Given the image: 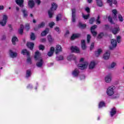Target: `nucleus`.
Here are the masks:
<instances>
[{
	"label": "nucleus",
	"mask_w": 124,
	"mask_h": 124,
	"mask_svg": "<svg viewBox=\"0 0 124 124\" xmlns=\"http://www.w3.org/2000/svg\"><path fill=\"white\" fill-rule=\"evenodd\" d=\"M41 54L38 51H36L35 54L34 59L36 61H38L36 63V65L38 67H41L43 65V60H42V58L40 57Z\"/></svg>",
	"instance_id": "1"
},
{
	"label": "nucleus",
	"mask_w": 124,
	"mask_h": 124,
	"mask_svg": "<svg viewBox=\"0 0 124 124\" xmlns=\"http://www.w3.org/2000/svg\"><path fill=\"white\" fill-rule=\"evenodd\" d=\"M79 62H82V63H80L78 65V67L79 69L84 70L88 67V62H84L83 58H81Z\"/></svg>",
	"instance_id": "2"
},
{
	"label": "nucleus",
	"mask_w": 124,
	"mask_h": 124,
	"mask_svg": "<svg viewBox=\"0 0 124 124\" xmlns=\"http://www.w3.org/2000/svg\"><path fill=\"white\" fill-rule=\"evenodd\" d=\"M58 8V5L57 4L55 3H53L52 4V7L50 10L48 11V16L49 18H52L53 15H54V12L57 10V8Z\"/></svg>",
	"instance_id": "3"
},
{
	"label": "nucleus",
	"mask_w": 124,
	"mask_h": 124,
	"mask_svg": "<svg viewBox=\"0 0 124 124\" xmlns=\"http://www.w3.org/2000/svg\"><path fill=\"white\" fill-rule=\"evenodd\" d=\"M120 27L118 25H116L114 28L109 29V31L112 32L113 34H117L120 32Z\"/></svg>",
	"instance_id": "4"
},
{
	"label": "nucleus",
	"mask_w": 124,
	"mask_h": 124,
	"mask_svg": "<svg viewBox=\"0 0 124 124\" xmlns=\"http://www.w3.org/2000/svg\"><path fill=\"white\" fill-rule=\"evenodd\" d=\"M7 19H8V17L7 16L4 15L2 17V21L0 20V26H2V27H4L6 25V23H7Z\"/></svg>",
	"instance_id": "5"
},
{
	"label": "nucleus",
	"mask_w": 124,
	"mask_h": 124,
	"mask_svg": "<svg viewBox=\"0 0 124 124\" xmlns=\"http://www.w3.org/2000/svg\"><path fill=\"white\" fill-rule=\"evenodd\" d=\"M114 86L109 87L107 90V93L108 95H113L114 94Z\"/></svg>",
	"instance_id": "6"
},
{
	"label": "nucleus",
	"mask_w": 124,
	"mask_h": 124,
	"mask_svg": "<svg viewBox=\"0 0 124 124\" xmlns=\"http://www.w3.org/2000/svg\"><path fill=\"white\" fill-rule=\"evenodd\" d=\"M111 46H109V49L110 50H113L114 48H116L117 47V41L115 39H112L111 40Z\"/></svg>",
	"instance_id": "7"
},
{
	"label": "nucleus",
	"mask_w": 124,
	"mask_h": 124,
	"mask_svg": "<svg viewBox=\"0 0 124 124\" xmlns=\"http://www.w3.org/2000/svg\"><path fill=\"white\" fill-rule=\"evenodd\" d=\"M112 81V75H108L105 78V81L106 83H111Z\"/></svg>",
	"instance_id": "8"
},
{
	"label": "nucleus",
	"mask_w": 124,
	"mask_h": 124,
	"mask_svg": "<svg viewBox=\"0 0 124 124\" xmlns=\"http://www.w3.org/2000/svg\"><path fill=\"white\" fill-rule=\"evenodd\" d=\"M97 26L96 25H94L92 26L91 28V32L93 35V36H96V34H97V33L94 31V30L96 29Z\"/></svg>",
	"instance_id": "9"
},
{
	"label": "nucleus",
	"mask_w": 124,
	"mask_h": 124,
	"mask_svg": "<svg viewBox=\"0 0 124 124\" xmlns=\"http://www.w3.org/2000/svg\"><path fill=\"white\" fill-rule=\"evenodd\" d=\"M62 46L60 45H56L55 47V53L56 54H59V53H60V52H62Z\"/></svg>",
	"instance_id": "10"
},
{
	"label": "nucleus",
	"mask_w": 124,
	"mask_h": 124,
	"mask_svg": "<svg viewBox=\"0 0 124 124\" xmlns=\"http://www.w3.org/2000/svg\"><path fill=\"white\" fill-rule=\"evenodd\" d=\"M72 52H74L75 53H80V49L77 46H71L70 48Z\"/></svg>",
	"instance_id": "11"
},
{
	"label": "nucleus",
	"mask_w": 124,
	"mask_h": 124,
	"mask_svg": "<svg viewBox=\"0 0 124 124\" xmlns=\"http://www.w3.org/2000/svg\"><path fill=\"white\" fill-rule=\"evenodd\" d=\"M108 3H109V5L110 6H112L113 4H115V5H117L118 4V2L117 1V0H107Z\"/></svg>",
	"instance_id": "12"
},
{
	"label": "nucleus",
	"mask_w": 124,
	"mask_h": 124,
	"mask_svg": "<svg viewBox=\"0 0 124 124\" xmlns=\"http://www.w3.org/2000/svg\"><path fill=\"white\" fill-rule=\"evenodd\" d=\"M55 52V47H51L50 49V51L48 52L47 55L48 57H52L53 56V54Z\"/></svg>",
	"instance_id": "13"
},
{
	"label": "nucleus",
	"mask_w": 124,
	"mask_h": 124,
	"mask_svg": "<svg viewBox=\"0 0 124 124\" xmlns=\"http://www.w3.org/2000/svg\"><path fill=\"white\" fill-rule=\"evenodd\" d=\"M109 58H110V51H107L104 54L103 59H104V60H109Z\"/></svg>",
	"instance_id": "14"
},
{
	"label": "nucleus",
	"mask_w": 124,
	"mask_h": 124,
	"mask_svg": "<svg viewBox=\"0 0 124 124\" xmlns=\"http://www.w3.org/2000/svg\"><path fill=\"white\" fill-rule=\"evenodd\" d=\"M16 2L20 7L24 6V0H16Z\"/></svg>",
	"instance_id": "15"
},
{
	"label": "nucleus",
	"mask_w": 124,
	"mask_h": 124,
	"mask_svg": "<svg viewBox=\"0 0 124 124\" xmlns=\"http://www.w3.org/2000/svg\"><path fill=\"white\" fill-rule=\"evenodd\" d=\"M68 61H76V59H77V57L74 55H70L68 56L67 58Z\"/></svg>",
	"instance_id": "16"
},
{
	"label": "nucleus",
	"mask_w": 124,
	"mask_h": 124,
	"mask_svg": "<svg viewBox=\"0 0 124 124\" xmlns=\"http://www.w3.org/2000/svg\"><path fill=\"white\" fill-rule=\"evenodd\" d=\"M27 46L28 48H30V50H32L33 49V46H34V44L31 42H27Z\"/></svg>",
	"instance_id": "17"
},
{
	"label": "nucleus",
	"mask_w": 124,
	"mask_h": 124,
	"mask_svg": "<svg viewBox=\"0 0 124 124\" xmlns=\"http://www.w3.org/2000/svg\"><path fill=\"white\" fill-rule=\"evenodd\" d=\"M72 22H75V17H76V15H75V13L76 12V11L75 10V9H73L72 10Z\"/></svg>",
	"instance_id": "18"
},
{
	"label": "nucleus",
	"mask_w": 124,
	"mask_h": 124,
	"mask_svg": "<svg viewBox=\"0 0 124 124\" xmlns=\"http://www.w3.org/2000/svg\"><path fill=\"white\" fill-rule=\"evenodd\" d=\"M79 73H80V72H79V70H78V69H76L73 72L72 75L74 76V77H77V76L79 75Z\"/></svg>",
	"instance_id": "19"
},
{
	"label": "nucleus",
	"mask_w": 124,
	"mask_h": 124,
	"mask_svg": "<svg viewBox=\"0 0 124 124\" xmlns=\"http://www.w3.org/2000/svg\"><path fill=\"white\" fill-rule=\"evenodd\" d=\"M95 62L94 61H92L89 64V69H93L95 66Z\"/></svg>",
	"instance_id": "20"
},
{
	"label": "nucleus",
	"mask_w": 124,
	"mask_h": 124,
	"mask_svg": "<svg viewBox=\"0 0 124 124\" xmlns=\"http://www.w3.org/2000/svg\"><path fill=\"white\" fill-rule=\"evenodd\" d=\"M28 5L30 8H32L34 6V1L30 0L28 1Z\"/></svg>",
	"instance_id": "21"
},
{
	"label": "nucleus",
	"mask_w": 124,
	"mask_h": 124,
	"mask_svg": "<svg viewBox=\"0 0 124 124\" xmlns=\"http://www.w3.org/2000/svg\"><path fill=\"white\" fill-rule=\"evenodd\" d=\"M112 13L113 14V19L114 20H117V14H118V11L116 9H114L112 10Z\"/></svg>",
	"instance_id": "22"
},
{
	"label": "nucleus",
	"mask_w": 124,
	"mask_h": 124,
	"mask_svg": "<svg viewBox=\"0 0 124 124\" xmlns=\"http://www.w3.org/2000/svg\"><path fill=\"white\" fill-rule=\"evenodd\" d=\"M9 55L11 58H16V57H17V53L14 52L11 50H10L9 51Z\"/></svg>",
	"instance_id": "23"
},
{
	"label": "nucleus",
	"mask_w": 124,
	"mask_h": 124,
	"mask_svg": "<svg viewBox=\"0 0 124 124\" xmlns=\"http://www.w3.org/2000/svg\"><path fill=\"white\" fill-rule=\"evenodd\" d=\"M81 36V35L80 34H74L71 37V39L72 40H73L75 39V38H78V37H80Z\"/></svg>",
	"instance_id": "24"
},
{
	"label": "nucleus",
	"mask_w": 124,
	"mask_h": 124,
	"mask_svg": "<svg viewBox=\"0 0 124 124\" xmlns=\"http://www.w3.org/2000/svg\"><path fill=\"white\" fill-rule=\"evenodd\" d=\"M21 54H22V55H26L29 57V56H30V51H28L27 49H25L22 50Z\"/></svg>",
	"instance_id": "25"
},
{
	"label": "nucleus",
	"mask_w": 124,
	"mask_h": 124,
	"mask_svg": "<svg viewBox=\"0 0 124 124\" xmlns=\"http://www.w3.org/2000/svg\"><path fill=\"white\" fill-rule=\"evenodd\" d=\"M49 33V29L46 28L44 31L41 33L42 36H45L47 33Z\"/></svg>",
	"instance_id": "26"
},
{
	"label": "nucleus",
	"mask_w": 124,
	"mask_h": 124,
	"mask_svg": "<svg viewBox=\"0 0 124 124\" xmlns=\"http://www.w3.org/2000/svg\"><path fill=\"white\" fill-rule=\"evenodd\" d=\"M81 47L83 50H85L87 48V46H86V42L84 40H81Z\"/></svg>",
	"instance_id": "27"
},
{
	"label": "nucleus",
	"mask_w": 124,
	"mask_h": 124,
	"mask_svg": "<svg viewBox=\"0 0 124 124\" xmlns=\"http://www.w3.org/2000/svg\"><path fill=\"white\" fill-rule=\"evenodd\" d=\"M18 40V38H16V36L13 37L12 39L13 44L14 45H15V44H16V42H17Z\"/></svg>",
	"instance_id": "28"
},
{
	"label": "nucleus",
	"mask_w": 124,
	"mask_h": 124,
	"mask_svg": "<svg viewBox=\"0 0 124 124\" xmlns=\"http://www.w3.org/2000/svg\"><path fill=\"white\" fill-rule=\"evenodd\" d=\"M47 40L50 43H52L54 42V39L52 38V36L51 35H48L47 37Z\"/></svg>",
	"instance_id": "29"
},
{
	"label": "nucleus",
	"mask_w": 124,
	"mask_h": 124,
	"mask_svg": "<svg viewBox=\"0 0 124 124\" xmlns=\"http://www.w3.org/2000/svg\"><path fill=\"white\" fill-rule=\"evenodd\" d=\"M96 0L97 5H98V6H99L100 7H101V6H103V3L102 2V0Z\"/></svg>",
	"instance_id": "30"
},
{
	"label": "nucleus",
	"mask_w": 124,
	"mask_h": 124,
	"mask_svg": "<svg viewBox=\"0 0 124 124\" xmlns=\"http://www.w3.org/2000/svg\"><path fill=\"white\" fill-rule=\"evenodd\" d=\"M101 53H102V49H99L97 51L95 52V56H96V57H99V55H100Z\"/></svg>",
	"instance_id": "31"
},
{
	"label": "nucleus",
	"mask_w": 124,
	"mask_h": 124,
	"mask_svg": "<svg viewBox=\"0 0 124 124\" xmlns=\"http://www.w3.org/2000/svg\"><path fill=\"white\" fill-rule=\"evenodd\" d=\"M24 25H20V28L18 30V32L20 33V34H22L23 32H24Z\"/></svg>",
	"instance_id": "32"
},
{
	"label": "nucleus",
	"mask_w": 124,
	"mask_h": 124,
	"mask_svg": "<svg viewBox=\"0 0 124 124\" xmlns=\"http://www.w3.org/2000/svg\"><path fill=\"white\" fill-rule=\"evenodd\" d=\"M116 108H113L111 109V110L110 111V115L111 117H113L115 114H116Z\"/></svg>",
	"instance_id": "33"
},
{
	"label": "nucleus",
	"mask_w": 124,
	"mask_h": 124,
	"mask_svg": "<svg viewBox=\"0 0 124 124\" xmlns=\"http://www.w3.org/2000/svg\"><path fill=\"white\" fill-rule=\"evenodd\" d=\"M108 22H110V24H115V22H114V21H113V18H112V17H111L110 16H108Z\"/></svg>",
	"instance_id": "34"
},
{
	"label": "nucleus",
	"mask_w": 124,
	"mask_h": 124,
	"mask_svg": "<svg viewBox=\"0 0 124 124\" xmlns=\"http://www.w3.org/2000/svg\"><path fill=\"white\" fill-rule=\"evenodd\" d=\"M24 17H28V12L25 9L22 10Z\"/></svg>",
	"instance_id": "35"
},
{
	"label": "nucleus",
	"mask_w": 124,
	"mask_h": 124,
	"mask_svg": "<svg viewBox=\"0 0 124 124\" xmlns=\"http://www.w3.org/2000/svg\"><path fill=\"white\" fill-rule=\"evenodd\" d=\"M118 17L119 22H124V17L122 15H119Z\"/></svg>",
	"instance_id": "36"
},
{
	"label": "nucleus",
	"mask_w": 124,
	"mask_h": 124,
	"mask_svg": "<svg viewBox=\"0 0 124 124\" xmlns=\"http://www.w3.org/2000/svg\"><path fill=\"white\" fill-rule=\"evenodd\" d=\"M116 65H117V63H116V62H113L111 63L109 68H114Z\"/></svg>",
	"instance_id": "37"
},
{
	"label": "nucleus",
	"mask_w": 124,
	"mask_h": 124,
	"mask_svg": "<svg viewBox=\"0 0 124 124\" xmlns=\"http://www.w3.org/2000/svg\"><path fill=\"white\" fill-rule=\"evenodd\" d=\"M104 106H105L104 102H100L99 104V108H102V107H104Z\"/></svg>",
	"instance_id": "38"
},
{
	"label": "nucleus",
	"mask_w": 124,
	"mask_h": 124,
	"mask_svg": "<svg viewBox=\"0 0 124 124\" xmlns=\"http://www.w3.org/2000/svg\"><path fill=\"white\" fill-rule=\"evenodd\" d=\"M45 26V22H42L41 24H39L38 28V29H40V28H43Z\"/></svg>",
	"instance_id": "39"
},
{
	"label": "nucleus",
	"mask_w": 124,
	"mask_h": 124,
	"mask_svg": "<svg viewBox=\"0 0 124 124\" xmlns=\"http://www.w3.org/2000/svg\"><path fill=\"white\" fill-rule=\"evenodd\" d=\"M31 70H27L26 72V77L27 78H29L30 76H31Z\"/></svg>",
	"instance_id": "40"
},
{
	"label": "nucleus",
	"mask_w": 124,
	"mask_h": 124,
	"mask_svg": "<svg viewBox=\"0 0 124 124\" xmlns=\"http://www.w3.org/2000/svg\"><path fill=\"white\" fill-rule=\"evenodd\" d=\"M31 40H34V39H35V36L34 35V33H31Z\"/></svg>",
	"instance_id": "41"
},
{
	"label": "nucleus",
	"mask_w": 124,
	"mask_h": 124,
	"mask_svg": "<svg viewBox=\"0 0 124 124\" xmlns=\"http://www.w3.org/2000/svg\"><path fill=\"white\" fill-rule=\"evenodd\" d=\"M79 28H81V29H85L86 28V24H83L81 23H79Z\"/></svg>",
	"instance_id": "42"
},
{
	"label": "nucleus",
	"mask_w": 124,
	"mask_h": 124,
	"mask_svg": "<svg viewBox=\"0 0 124 124\" xmlns=\"http://www.w3.org/2000/svg\"><path fill=\"white\" fill-rule=\"evenodd\" d=\"M54 30L55 31H56L58 32V33H60L61 32V29H60V28L58 27H55Z\"/></svg>",
	"instance_id": "43"
},
{
	"label": "nucleus",
	"mask_w": 124,
	"mask_h": 124,
	"mask_svg": "<svg viewBox=\"0 0 124 124\" xmlns=\"http://www.w3.org/2000/svg\"><path fill=\"white\" fill-rule=\"evenodd\" d=\"M62 19V15H58L56 17V21H60Z\"/></svg>",
	"instance_id": "44"
},
{
	"label": "nucleus",
	"mask_w": 124,
	"mask_h": 124,
	"mask_svg": "<svg viewBox=\"0 0 124 124\" xmlns=\"http://www.w3.org/2000/svg\"><path fill=\"white\" fill-rule=\"evenodd\" d=\"M82 17L84 19H87L89 17H90V15H85L83 14H82Z\"/></svg>",
	"instance_id": "45"
},
{
	"label": "nucleus",
	"mask_w": 124,
	"mask_h": 124,
	"mask_svg": "<svg viewBox=\"0 0 124 124\" xmlns=\"http://www.w3.org/2000/svg\"><path fill=\"white\" fill-rule=\"evenodd\" d=\"M39 50H44V49H45V46H44L43 45H41L39 46Z\"/></svg>",
	"instance_id": "46"
},
{
	"label": "nucleus",
	"mask_w": 124,
	"mask_h": 124,
	"mask_svg": "<svg viewBox=\"0 0 124 124\" xmlns=\"http://www.w3.org/2000/svg\"><path fill=\"white\" fill-rule=\"evenodd\" d=\"M99 19H100V17L98 16L96 20V24H100V20Z\"/></svg>",
	"instance_id": "47"
},
{
	"label": "nucleus",
	"mask_w": 124,
	"mask_h": 124,
	"mask_svg": "<svg viewBox=\"0 0 124 124\" xmlns=\"http://www.w3.org/2000/svg\"><path fill=\"white\" fill-rule=\"evenodd\" d=\"M25 29L26 31H29L30 30V24H27L25 26Z\"/></svg>",
	"instance_id": "48"
},
{
	"label": "nucleus",
	"mask_w": 124,
	"mask_h": 124,
	"mask_svg": "<svg viewBox=\"0 0 124 124\" xmlns=\"http://www.w3.org/2000/svg\"><path fill=\"white\" fill-rule=\"evenodd\" d=\"M116 39H117V41L118 43H120V42H121V36H118L116 37Z\"/></svg>",
	"instance_id": "49"
},
{
	"label": "nucleus",
	"mask_w": 124,
	"mask_h": 124,
	"mask_svg": "<svg viewBox=\"0 0 124 124\" xmlns=\"http://www.w3.org/2000/svg\"><path fill=\"white\" fill-rule=\"evenodd\" d=\"M27 62L28 63H31V59L30 57H28L27 60Z\"/></svg>",
	"instance_id": "50"
},
{
	"label": "nucleus",
	"mask_w": 124,
	"mask_h": 124,
	"mask_svg": "<svg viewBox=\"0 0 124 124\" xmlns=\"http://www.w3.org/2000/svg\"><path fill=\"white\" fill-rule=\"evenodd\" d=\"M91 40V35H87V42L88 43H90V41Z\"/></svg>",
	"instance_id": "51"
},
{
	"label": "nucleus",
	"mask_w": 124,
	"mask_h": 124,
	"mask_svg": "<svg viewBox=\"0 0 124 124\" xmlns=\"http://www.w3.org/2000/svg\"><path fill=\"white\" fill-rule=\"evenodd\" d=\"M103 35H104L103 33H100L98 36V38H102Z\"/></svg>",
	"instance_id": "52"
},
{
	"label": "nucleus",
	"mask_w": 124,
	"mask_h": 124,
	"mask_svg": "<svg viewBox=\"0 0 124 124\" xmlns=\"http://www.w3.org/2000/svg\"><path fill=\"white\" fill-rule=\"evenodd\" d=\"M94 21V18H92L90 19L89 22L90 24H93Z\"/></svg>",
	"instance_id": "53"
},
{
	"label": "nucleus",
	"mask_w": 124,
	"mask_h": 124,
	"mask_svg": "<svg viewBox=\"0 0 124 124\" xmlns=\"http://www.w3.org/2000/svg\"><path fill=\"white\" fill-rule=\"evenodd\" d=\"M55 25V23L52 22L49 23V27L50 28H53V26Z\"/></svg>",
	"instance_id": "54"
},
{
	"label": "nucleus",
	"mask_w": 124,
	"mask_h": 124,
	"mask_svg": "<svg viewBox=\"0 0 124 124\" xmlns=\"http://www.w3.org/2000/svg\"><path fill=\"white\" fill-rule=\"evenodd\" d=\"M94 46V43H92L90 46V50H93V49Z\"/></svg>",
	"instance_id": "55"
},
{
	"label": "nucleus",
	"mask_w": 124,
	"mask_h": 124,
	"mask_svg": "<svg viewBox=\"0 0 124 124\" xmlns=\"http://www.w3.org/2000/svg\"><path fill=\"white\" fill-rule=\"evenodd\" d=\"M62 60H63V56H60L58 58V61H62Z\"/></svg>",
	"instance_id": "56"
},
{
	"label": "nucleus",
	"mask_w": 124,
	"mask_h": 124,
	"mask_svg": "<svg viewBox=\"0 0 124 124\" xmlns=\"http://www.w3.org/2000/svg\"><path fill=\"white\" fill-rule=\"evenodd\" d=\"M41 42H46V39L45 38H42L40 39Z\"/></svg>",
	"instance_id": "57"
},
{
	"label": "nucleus",
	"mask_w": 124,
	"mask_h": 124,
	"mask_svg": "<svg viewBox=\"0 0 124 124\" xmlns=\"http://www.w3.org/2000/svg\"><path fill=\"white\" fill-rule=\"evenodd\" d=\"M35 2L39 5L41 2L40 1V0H35Z\"/></svg>",
	"instance_id": "58"
},
{
	"label": "nucleus",
	"mask_w": 124,
	"mask_h": 124,
	"mask_svg": "<svg viewBox=\"0 0 124 124\" xmlns=\"http://www.w3.org/2000/svg\"><path fill=\"white\" fill-rule=\"evenodd\" d=\"M86 11H87V12H88V13H90V8L89 7H87L85 9Z\"/></svg>",
	"instance_id": "59"
},
{
	"label": "nucleus",
	"mask_w": 124,
	"mask_h": 124,
	"mask_svg": "<svg viewBox=\"0 0 124 124\" xmlns=\"http://www.w3.org/2000/svg\"><path fill=\"white\" fill-rule=\"evenodd\" d=\"M4 8V7H3V5L0 6V10H2Z\"/></svg>",
	"instance_id": "60"
},
{
	"label": "nucleus",
	"mask_w": 124,
	"mask_h": 124,
	"mask_svg": "<svg viewBox=\"0 0 124 124\" xmlns=\"http://www.w3.org/2000/svg\"><path fill=\"white\" fill-rule=\"evenodd\" d=\"M80 79H81V80H82L83 79H85V76L83 75V76H81Z\"/></svg>",
	"instance_id": "61"
},
{
	"label": "nucleus",
	"mask_w": 124,
	"mask_h": 124,
	"mask_svg": "<svg viewBox=\"0 0 124 124\" xmlns=\"http://www.w3.org/2000/svg\"><path fill=\"white\" fill-rule=\"evenodd\" d=\"M105 27H106V30H108V29H109V25H105Z\"/></svg>",
	"instance_id": "62"
},
{
	"label": "nucleus",
	"mask_w": 124,
	"mask_h": 124,
	"mask_svg": "<svg viewBox=\"0 0 124 124\" xmlns=\"http://www.w3.org/2000/svg\"><path fill=\"white\" fill-rule=\"evenodd\" d=\"M88 0V2H89V3H91V2L93 1V0Z\"/></svg>",
	"instance_id": "63"
},
{
	"label": "nucleus",
	"mask_w": 124,
	"mask_h": 124,
	"mask_svg": "<svg viewBox=\"0 0 124 124\" xmlns=\"http://www.w3.org/2000/svg\"><path fill=\"white\" fill-rule=\"evenodd\" d=\"M16 11H19V7H16Z\"/></svg>",
	"instance_id": "64"
}]
</instances>
